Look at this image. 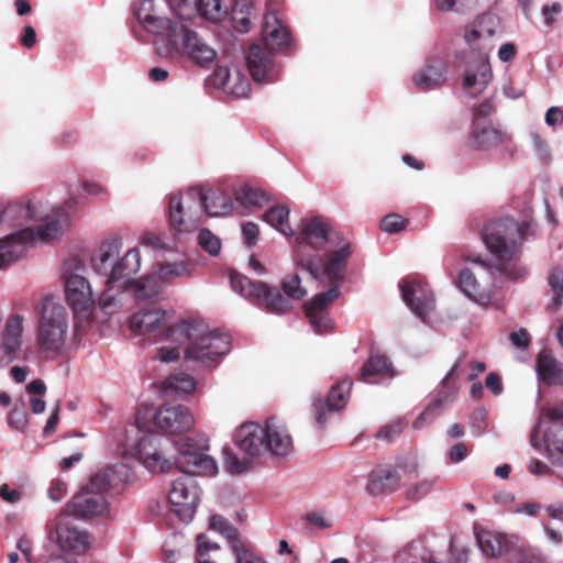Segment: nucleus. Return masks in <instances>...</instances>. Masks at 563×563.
Returning a JSON list of instances; mask_svg holds the SVG:
<instances>
[{"label":"nucleus","mask_w":563,"mask_h":563,"mask_svg":"<svg viewBox=\"0 0 563 563\" xmlns=\"http://www.w3.org/2000/svg\"><path fill=\"white\" fill-rule=\"evenodd\" d=\"M203 214L201 188H190L185 197L172 195L168 203L169 227L177 233L192 232Z\"/></svg>","instance_id":"9d476101"},{"label":"nucleus","mask_w":563,"mask_h":563,"mask_svg":"<svg viewBox=\"0 0 563 563\" xmlns=\"http://www.w3.org/2000/svg\"><path fill=\"white\" fill-rule=\"evenodd\" d=\"M139 460L150 472H168L173 467L170 459H167L162 446L161 439L156 435H143L135 445Z\"/></svg>","instance_id":"aec40b11"},{"label":"nucleus","mask_w":563,"mask_h":563,"mask_svg":"<svg viewBox=\"0 0 563 563\" xmlns=\"http://www.w3.org/2000/svg\"><path fill=\"white\" fill-rule=\"evenodd\" d=\"M454 393L450 388H442L435 395V398L428 405V407L420 413L415 424L419 421L432 420L438 417L442 410L453 401Z\"/></svg>","instance_id":"4c0bfd02"},{"label":"nucleus","mask_w":563,"mask_h":563,"mask_svg":"<svg viewBox=\"0 0 563 563\" xmlns=\"http://www.w3.org/2000/svg\"><path fill=\"white\" fill-rule=\"evenodd\" d=\"M330 222L321 216L301 221L296 236L295 264L308 272L316 280L344 279L353 249L349 241L339 243L338 249L329 250L324 255L318 252L333 243Z\"/></svg>","instance_id":"f257e3e1"},{"label":"nucleus","mask_w":563,"mask_h":563,"mask_svg":"<svg viewBox=\"0 0 563 563\" xmlns=\"http://www.w3.org/2000/svg\"><path fill=\"white\" fill-rule=\"evenodd\" d=\"M511 141L506 132L486 126L477 129L472 133L471 146L476 150H486L493 146L505 145Z\"/></svg>","instance_id":"72a5a7b5"},{"label":"nucleus","mask_w":563,"mask_h":563,"mask_svg":"<svg viewBox=\"0 0 563 563\" xmlns=\"http://www.w3.org/2000/svg\"><path fill=\"white\" fill-rule=\"evenodd\" d=\"M266 433L265 427L258 423H243L234 432V443L249 457H255L265 452Z\"/></svg>","instance_id":"5701e85b"},{"label":"nucleus","mask_w":563,"mask_h":563,"mask_svg":"<svg viewBox=\"0 0 563 563\" xmlns=\"http://www.w3.org/2000/svg\"><path fill=\"white\" fill-rule=\"evenodd\" d=\"M115 287L118 288V285L111 286L110 284H107V289L102 291L98 298V305L103 311H106V313L113 312L111 308L114 306V296L111 294V290Z\"/></svg>","instance_id":"680f3d73"},{"label":"nucleus","mask_w":563,"mask_h":563,"mask_svg":"<svg viewBox=\"0 0 563 563\" xmlns=\"http://www.w3.org/2000/svg\"><path fill=\"white\" fill-rule=\"evenodd\" d=\"M545 123L550 126H554L558 123L563 122V109L559 107H551L547 110L544 117Z\"/></svg>","instance_id":"774afa93"},{"label":"nucleus","mask_w":563,"mask_h":563,"mask_svg":"<svg viewBox=\"0 0 563 563\" xmlns=\"http://www.w3.org/2000/svg\"><path fill=\"white\" fill-rule=\"evenodd\" d=\"M235 199L242 206H262L268 200L264 191L247 186L241 187L235 191Z\"/></svg>","instance_id":"09e8293b"},{"label":"nucleus","mask_w":563,"mask_h":563,"mask_svg":"<svg viewBox=\"0 0 563 563\" xmlns=\"http://www.w3.org/2000/svg\"><path fill=\"white\" fill-rule=\"evenodd\" d=\"M37 214L43 224L33 230L23 228L5 236L0 242V269L24 256L27 245L36 239L49 242L60 235L69 225V217L64 208H56L52 214H44L37 207Z\"/></svg>","instance_id":"39448f33"},{"label":"nucleus","mask_w":563,"mask_h":563,"mask_svg":"<svg viewBox=\"0 0 563 563\" xmlns=\"http://www.w3.org/2000/svg\"><path fill=\"white\" fill-rule=\"evenodd\" d=\"M223 465L228 473L238 475L249 470L250 461L247 459L240 460L233 450L225 445L222 449Z\"/></svg>","instance_id":"de8ad7c7"},{"label":"nucleus","mask_w":563,"mask_h":563,"mask_svg":"<svg viewBox=\"0 0 563 563\" xmlns=\"http://www.w3.org/2000/svg\"><path fill=\"white\" fill-rule=\"evenodd\" d=\"M500 27V19L494 13L479 14L465 29L464 38L473 51L478 52L476 73H467L463 80L465 89L478 85L484 88L492 79V68L488 62L493 48L492 38Z\"/></svg>","instance_id":"423d86ee"},{"label":"nucleus","mask_w":563,"mask_h":563,"mask_svg":"<svg viewBox=\"0 0 563 563\" xmlns=\"http://www.w3.org/2000/svg\"><path fill=\"white\" fill-rule=\"evenodd\" d=\"M265 431L267 438L265 439V452L269 451L273 455L286 456L292 449V438L287 428L280 424L274 417L266 420Z\"/></svg>","instance_id":"a878e982"},{"label":"nucleus","mask_w":563,"mask_h":563,"mask_svg":"<svg viewBox=\"0 0 563 563\" xmlns=\"http://www.w3.org/2000/svg\"><path fill=\"white\" fill-rule=\"evenodd\" d=\"M152 1L145 0L135 10L134 14L136 20L141 23L144 30L156 36L165 37L164 44H169L172 34L181 24L180 20H170L165 16H158L151 13Z\"/></svg>","instance_id":"4be33fe9"},{"label":"nucleus","mask_w":563,"mask_h":563,"mask_svg":"<svg viewBox=\"0 0 563 563\" xmlns=\"http://www.w3.org/2000/svg\"><path fill=\"white\" fill-rule=\"evenodd\" d=\"M57 542L63 551L82 554L89 547V536L66 523L58 522L56 526Z\"/></svg>","instance_id":"c756f323"},{"label":"nucleus","mask_w":563,"mask_h":563,"mask_svg":"<svg viewBox=\"0 0 563 563\" xmlns=\"http://www.w3.org/2000/svg\"><path fill=\"white\" fill-rule=\"evenodd\" d=\"M126 289H132L133 295L140 300L154 299L162 290V280L155 274L134 280Z\"/></svg>","instance_id":"e433bc0d"},{"label":"nucleus","mask_w":563,"mask_h":563,"mask_svg":"<svg viewBox=\"0 0 563 563\" xmlns=\"http://www.w3.org/2000/svg\"><path fill=\"white\" fill-rule=\"evenodd\" d=\"M562 11V7L559 2H553L551 5H544L542 8V15L544 23L551 26L555 22V15Z\"/></svg>","instance_id":"338daca9"},{"label":"nucleus","mask_w":563,"mask_h":563,"mask_svg":"<svg viewBox=\"0 0 563 563\" xmlns=\"http://www.w3.org/2000/svg\"><path fill=\"white\" fill-rule=\"evenodd\" d=\"M509 339L511 343L520 349H526L529 346L531 342V336L526 329H520L519 331H514L510 333Z\"/></svg>","instance_id":"0e129e2a"},{"label":"nucleus","mask_w":563,"mask_h":563,"mask_svg":"<svg viewBox=\"0 0 563 563\" xmlns=\"http://www.w3.org/2000/svg\"><path fill=\"white\" fill-rule=\"evenodd\" d=\"M352 386L351 378H343L331 387L325 399L321 397L314 399L313 408L318 424L325 423L328 412L339 411L346 406Z\"/></svg>","instance_id":"412c9836"},{"label":"nucleus","mask_w":563,"mask_h":563,"mask_svg":"<svg viewBox=\"0 0 563 563\" xmlns=\"http://www.w3.org/2000/svg\"><path fill=\"white\" fill-rule=\"evenodd\" d=\"M230 81H233V74L228 67L218 66L211 75V84L223 91Z\"/></svg>","instance_id":"052dcab7"},{"label":"nucleus","mask_w":563,"mask_h":563,"mask_svg":"<svg viewBox=\"0 0 563 563\" xmlns=\"http://www.w3.org/2000/svg\"><path fill=\"white\" fill-rule=\"evenodd\" d=\"M65 296L75 318L89 321L96 303L89 282L77 274H71L65 282Z\"/></svg>","instance_id":"2eb2a0df"},{"label":"nucleus","mask_w":563,"mask_h":563,"mask_svg":"<svg viewBox=\"0 0 563 563\" xmlns=\"http://www.w3.org/2000/svg\"><path fill=\"white\" fill-rule=\"evenodd\" d=\"M263 46L274 53L283 52L291 45V35L286 26L277 19L275 13H266L262 31Z\"/></svg>","instance_id":"393cba45"},{"label":"nucleus","mask_w":563,"mask_h":563,"mask_svg":"<svg viewBox=\"0 0 563 563\" xmlns=\"http://www.w3.org/2000/svg\"><path fill=\"white\" fill-rule=\"evenodd\" d=\"M399 286L402 300L417 317L426 321L435 306L432 290L426 283L409 278L402 279Z\"/></svg>","instance_id":"f3484780"},{"label":"nucleus","mask_w":563,"mask_h":563,"mask_svg":"<svg viewBox=\"0 0 563 563\" xmlns=\"http://www.w3.org/2000/svg\"><path fill=\"white\" fill-rule=\"evenodd\" d=\"M68 331V313L64 306L49 299L42 301L36 342L38 350L56 356L65 345Z\"/></svg>","instance_id":"6e6552de"},{"label":"nucleus","mask_w":563,"mask_h":563,"mask_svg":"<svg viewBox=\"0 0 563 563\" xmlns=\"http://www.w3.org/2000/svg\"><path fill=\"white\" fill-rule=\"evenodd\" d=\"M446 67L442 62L427 64L412 76V81L420 91H429L445 82Z\"/></svg>","instance_id":"7c9ffc66"},{"label":"nucleus","mask_w":563,"mask_h":563,"mask_svg":"<svg viewBox=\"0 0 563 563\" xmlns=\"http://www.w3.org/2000/svg\"><path fill=\"white\" fill-rule=\"evenodd\" d=\"M435 483V479H422L406 490V497L410 500H418L428 495Z\"/></svg>","instance_id":"6e6d98bb"},{"label":"nucleus","mask_w":563,"mask_h":563,"mask_svg":"<svg viewBox=\"0 0 563 563\" xmlns=\"http://www.w3.org/2000/svg\"><path fill=\"white\" fill-rule=\"evenodd\" d=\"M548 284L553 292L552 301L548 305L549 310H558L563 303V268L554 266L550 269Z\"/></svg>","instance_id":"a19ab883"},{"label":"nucleus","mask_w":563,"mask_h":563,"mask_svg":"<svg viewBox=\"0 0 563 563\" xmlns=\"http://www.w3.org/2000/svg\"><path fill=\"white\" fill-rule=\"evenodd\" d=\"M173 343L186 344L185 360L202 367H214L230 350L227 335L209 331L200 322L181 321L172 330Z\"/></svg>","instance_id":"20e7f679"},{"label":"nucleus","mask_w":563,"mask_h":563,"mask_svg":"<svg viewBox=\"0 0 563 563\" xmlns=\"http://www.w3.org/2000/svg\"><path fill=\"white\" fill-rule=\"evenodd\" d=\"M203 213L209 217H221L229 214L233 209L232 198L223 191H212L211 195L202 190Z\"/></svg>","instance_id":"f704fd0d"},{"label":"nucleus","mask_w":563,"mask_h":563,"mask_svg":"<svg viewBox=\"0 0 563 563\" xmlns=\"http://www.w3.org/2000/svg\"><path fill=\"white\" fill-rule=\"evenodd\" d=\"M536 371L539 380L544 385L563 386V368L550 351H540L537 356Z\"/></svg>","instance_id":"cd10ccee"},{"label":"nucleus","mask_w":563,"mask_h":563,"mask_svg":"<svg viewBox=\"0 0 563 563\" xmlns=\"http://www.w3.org/2000/svg\"><path fill=\"white\" fill-rule=\"evenodd\" d=\"M168 318V312L162 309L139 311L131 316L130 328L134 333L146 336L150 342H173L172 330L178 323L169 324Z\"/></svg>","instance_id":"f8f14e48"},{"label":"nucleus","mask_w":563,"mask_h":563,"mask_svg":"<svg viewBox=\"0 0 563 563\" xmlns=\"http://www.w3.org/2000/svg\"><path fill=\"white\" fill-rule=\"evenodd\" d=\"M250 91V82L249 80L241 76L239 71H235L233 74V81H230L228 84V87L225 89V92L240 98L245 97L247 92Z\"/></svg>","instance_id":"5fc2aeb1"},{"label":"nucleus","mask_w":563,"mask_h":563,"mask_svg":"<svg viewBox=\"0 0 563 563\" xmlns=\"http://www.w3.org/2000/svg\"><path fill=\"white\" fill-rule=\"evenodd\" d=\"M544 442L549 460L563 466V427L553 433H547Z\"/></svg>","instance_id":"79ce46f5"},{"label":"nucleus","mask_w":563,"mask_h":563,"mask_svg":"<svg viewBox=\"0 0 563 563\" xmlns=\"http://www.w3.org/2000/svg\"><path fill=\"white\" fill-rule=\"evenodd\" d=\"M24 318L20 314L7 319L0 344V365L8 364L18 357L22 345Z\"/></svg>","instance_id":"b1692460"},{"label":"nucleus","mask_w":563,"mask_h":563,"mask_svg":"<svg viewBox=\"0 0 563 563\" xmlns=\"http://www.w3.org/2000/svg\"><path fill=\"white\" fill-rule=\"evenodd\" d=\"M394 376V368L388 357L372 355L362 366L358 379L364 383H377L379 378Z\"/></svg>","instance_id":"2f4dec72"},{"label":"nucleus","mask_w":563,"mask_h":563,"mask_svg":"<svg viewBox=\"0 0 563 563\" xmlns=\"http://www.w3.org/2000/svg\"><path fill=\"white\" fill-rule=\"evenodd\" d=\"M405 429V422L402 420L394 421L389 424L383 427L377 433V439H383L386 442H391L395 438H397Z\"/></svg>","instance_id":"bf43d9fd"},{"label":"nucleus","mask_w":563,"mask_h":563,"mask_svg":"<svg viewBox=\"0 0 563 563\" xmlns=\"http://www.w3.org/2000/svg\"><path fill=\"white\" fill-rule=\"evenodd\" d=\"M468 453V446L464 442H460L454 444L450 452H449V459L452 463H459L463 461Z\"/></svg>","instance_id":"69168bd1"},{"label":"nucleus","mask_w":563,"mask_h":563,"mask_svg":"<svg viewBox=\"0 0 563 563\" xmlns=\"http://www.w3.org/2000/svg\"><path fill=\"white\" fill-rule=\"evenodd\" d=\"M178 454L172 461L173 466L183 473L214 475L218 471L216 461L207 455L208 443L205 439L186 437L176 442Z\"/></svg>","instance_id":"9b49d317"},{"label":"nucleus","mask_w":563,"mask_h":563,"mask_svg":"<svg viewBox=\"0 0 563 563\" xmlns=\"http://www.w3.org/2000/svg\"><path fill=\"white\" fill-rule=\"evenodd\" d=\"M9 426L18 431H23L27 424V413L23 406H14L8 417Z\"/></svg>","instance_id":"13d9d810"},{"label":"nucleus","mask_w":563,"mask_h":563,"mask_svg":"<svg viewBox=\"0 0 563 563\" xmlns=\"http://www.w3.org/2000/svg\"><path fill=\"white\" fill-rule=\"evenodd\" d=\"M126 477L128 467L124 464L120 463L113 466H107L106 468L95 473L85 488L95 494L103 495L109 489L117 488L122 485Z\"/></svg>","instance_id":"bb28decb"},{"label":"nucleus","mask_w":563,"mask_h":563,"mask_svg":"<svg viewBox=\"0 0 563 563\" xmlns=\"http://www.w3.org/2000/svg\"><path fill=\"white\" fill-rule=\"evenodd\" d=\"M196 382L192 376L185 373L172 374L164 382V388L176 393L189 394L194 391Z\"/></svg>","instance_id":"37998d69"},{"label":"nucleus","mask_w":563,"mask_h":563,"mask_svg":"<svg viewBox=\"0 0 563 563\" xmlns=\"http://www.w3.org/2000/svg\"><path fill=\"white\" fill-rule=\"evenodd\" d=\"M400 484L399 474L391 467H378L368 475L367 492L373 496L395 492Z\"/></svg>","instance_id":"c85d7f7f"},{"label":"nucleus","mask_w":563,"mask_h":563,"mask_svg":"<svg viewBox=\"0 0 563 563\" xmlns=\"http://www.w3.org/2000/svg\"><path fill=\"white\" fill-rule=\"evenodd\" d=\"M289 209L285 206H276L268 209L264 214L263 219L269 225L277 229L285 235H292L294 231L288 222Z\"/></svg>","instance_id":"ea45409f"},{"label":"nucleus","mask_w":563,"mask_h":563,"mask_svg":"<svg viewBox=\"0 0 563 563\" xmlns=\"http://www.w3.org/2000/svg\"><path fill=\"white\" fill-rule=\"evenodd\" d=\"M122 243L121 239L112 236L106 240L96 256L91 258V265L96 273L107 277L106 284L118 285V289H126L134 279L141 266L140 252L131 249L119 260Z\"/></svg>","instance_id":"0eeeda50"},{"label":"nucleus","mask_w":563,"mask_h":563,"mask_svg":"<svg viewBox=\"0 0 563 563\" xmlns=\"http://www.w3.org/2000/svg\"><path fill=\"white\" fill-rule=\"evenodd\" d=\"M162 279H172L179 276L188 275V269L184 263H163L158 265L157 274Z\"/></svg>","instance_id":"603ef678"},{"label":"nucleus","mask_w":563,"mask_h":563,"mask_svg":"<svg viewBox=\"0 0 563 563\" xmlns=\"http://www.w3.org/2000/svg\"><path fill=\"white\" fill-rule=\"evenodd\" d=\"M508 561L510 563H543L538 550L518 540L508 548Z\"/></svg>","instance_id":"58836bf2"},{"label":"nucleus","mask_w":563,"mask_h":563,"mask_svg":"<svg viewBox=\"0 0 563 563\" xmlns=\"http://www.w3.org/2000/svg\"><path fill=\"white\" fill-rule=\"evenodd\" d=\"M196 5L200 15L212 22L221 21L227 15L220 0H198Z\"/></svg>","instance_id":"a18cd8bd"},{"label":"nucleus","mask_w":563,"mask_h":563,"mask_svg":"<svg viewBox=\"0 0 563 563\" xmlns=\"http://www.w3.org/2000/svg\"><path fill=\"white\" fill-rule=\"evenodd\" d=\"M477 542L485 555L496 558L501 554L508 556V548L515 544L516 541L508 539L501 533L482 531L477 534Z\"/></svg>","instance_id":"473e14b6"},{"label":"nucleus","mask_w":563,"mask_h":563,"mask_svg":"<svg viewBox=\"0 0 563 563\" xmlns=\"http://www.w3.org/2000/svg\"><path fill=\"white\" fill-rule=\"evenodd\" d=\"M344 279L328 280L331 287L323 292L317 294L309 301L305 302L306 317L314 332L322 334L329 332L333 327L328 308L340 296V285Z\"/></svg>","instance_id":"4468645a"},{"label":"nucleus","mask_w":563,"mask_h":563,"mask_svg":"<svg viewBox=\"0 0 563 563\" xmlns=\"http://www.w3.org/2000/svg\"><path fill=\"white\" fill-rule=\"evenodd\" d=\"M152 420L158 431L168 434L189 431L195 422L190 410L183 405L162 406L152 415Z\"/></svg>","instance_id":"dca6fc26"},{"label":"nucleus","mask_w":563,"mask_h":563,"mask_svg":"<svg viewBox=\"0 0 563 563\" xmlns=\"http://www.w3.org/2000/svg\"><path fill=\"white\" fill-rule=\"evenodd\" d=\"M437 9L440 11H456V12H465L471 9H474L478 0H434Z\"/></svg>","instance_id":"3c124183"},{"label":"nucleus","mask_w":563,"mask_h":563,"mask_svg":"<svg viewBox=\"0 0 563 563\" xmlns=\"http://www.w3.org/2000/svg\"><path fill=\"white\" fill-rule=\"evenodd\" d=\"M408 220L400 214L390 213L380 221V229L387 233H398L406 229Z\"/></svg>","instance_id":"864d4df0"},{"label":"nucleus","mask_w":563,"mask_h":563,"mask_svg":"<svg viewBox=\"0 0 563 563\" xmlns=\"http://www.w3.org/2000/svg\"><path fill=\"white\" fill-rule=\"evenodd\" d=\"M541 413L551 422L563 420V400L553 406H545L541 409Z\"/></svg>","instance_id":"e2e57ef3"},{"label":"nucleus","mask_w":563,"mask_h":563,"mask_svg":"<svg viewBox=\"0 0 563 563\" xmlns=\"http://www.w3.org/2000/svg\"><path fill=\"white\" fill-rule=\"evenodd\" d=\"M457 287L472 300L478 303H485L489 300V295L479 285L475 275L470 268H463L456 280Z\"/></svg>","instance_id":"c9c22d12"},{"label":"nucleus","mask_w":563,"mask_h":563,"mask_svg":"<svg viewBox=\"0 0 563 563\" xmlns=\"http://www.w3.org/2000/svg\"><path fill=\"white\" fill-rule=\"evenodd\" d=\"M157 53L164 57L184 55L202 67L211 65L217 56L216 51L185 22L174 31L169 44L157 47Z\"/></svg>","instance_id":"1a4fd4ad"},{"label":"nucleus","mask_w":563,"mask_h":563,"mask_svg":"<svg viewBox=\"0 0 563 563\" xmlns=\"http://www.w3.org/2000/svg\"><path fill=\"white\" fill-rule=\"evenodd\" d=\"M65 512L79 519L103 516L108 514V503L103 495L84 487L66 504Z\"/></svg>","instance_id":"6ab92c4d"},{"label":"nucleus","mask_w":563,"mask_h":563,"mask_svg":"<svg viewBox=\"0 0 563 563\" xmlns=\"http://www.w3.org/2000/svg\"><path fill=\"white\" fill-rule=\"evenodd\" d=\"M528 230V222L506 217L488 222L482 231L483 242L495 257L496 269L509 279L517 280L527 273L519 260L521 243Z\"/></svg>","instance_id":"f03ea898"},{"label":"nucleus","mask_w":563,"mask_h":563,"mask_svg":"<svg viewBox=\"0 0 563 563\" xmlns=\"http://www.w3.org/2000/svg\"><path fill=\"white\" fill-rule=\"evenodd\" d=\"M230 284L234 291L255 301L260 308L274 314L290 312L294 308L291 299L301 300L307 295L298 274H290L283 278L280 286L286 296L277 287L269 286L264 282H253L239 273L231 274Z\"/></svg>","instance_id":"7ed1b4c3"},{"label":"nucleus","mask_w":563,"mask_h":563,"mask_svg":"<svg viewBox=\"0 0 563 563\" xmlns=\"http://www.w3.org/2000/svg\"><path fill=\"white\" fill-rule=\"evenodd\" d=\"M274 52L260 43H254L246 53V66L252 78L257 82H274L279 69L274 59Z\"/></svg>","instance_id":"a211bd4d"},{"label":"nucleus","mask_w":563,"mask_h":563,"mask_svg":"<svg viewBox=\"0 0 563 563\" xmlns=\"http://www.w3.org/2000/svg\"><path fill=\"white\" fill-rule=\"evenodd\" d=\"M195 473H183L176 478L168 494L173 511L186 522L194 518L200 498V489L192 477Z\"/></svg>","instance_id":"ddd939ff"},{"label":"nucleus","mask_w":563,"mask_h":563,"mask_svg":"<svg viewBox=\"0 0 563 563\" xmlns=\"http://www.w3.org/2000/svg\"><path fill=\"white\" fill-rule=\"evenodd\" d=\"M232 551L235 554L236 563H266L261 558L253 554L243 541H235Z\"/></svg>","instance_id":"4d7b16f0"},{"label":"nucleus","mask_w":563,"mask_h":563,"mask_svg":"<svg viewBox=\"0 0 563 563\" xmlns=\"http://www.w3.org/2000/svg\"><path fill=\"white\" fill-rule=\"evenodd\" d=\"M209 527L212 530L220 532L230 543L231 549L233 548L235 541H242L239 531L235 527L229 523V521L220 516L213 515L209 520Z\"/></svg>","instance_id":"49530a36"},{"label":"nucleus","mask_w":563,"mask_h":563,"mask_svg":"<svg viewBox=\"0 0 563 563\" xmlns=\"http://www.w3.org/2000/svg\"><path fill=\"white\" fill-rule=\"evenodd\" d=\"M198 244L199 246L208 252L210 255L216 256L219 254L221 250V242L220 239L214 235L210 230L208 229H201L198 233Z\"/></svg>","instance_id":"8fccbe9b"},{"label":"nucleus","mask_w":563,"mask_h":563,"mask_svg":"<svg viewBox=\"0 0 563 563\" xmlns=\"http://www.w3.org/2000/svg\"><path fill=\"white\" fill-rule=\"evenodd\" d=\"M251 9L249 4H240L236 2L232 8V25L240 33H246L251 30Z\"/></svg>","instance_id":"c03bdc74"}]
</instances>
